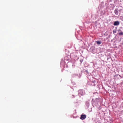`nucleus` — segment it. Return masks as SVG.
<instances>
[{
  "instance_id": "obj_5",
  "label": "nucleus",
  "mask_w": 123,
  "mask_h": 123,
  "mask_svg": "<svg viewBox=\"0 0 123 123\" xmlns=\"http://www.w3.org/2000/svg\"><path fill=\"white\" fill-rule=\"evenodd\" d=\"M115 13L117 14V15L118 14V12L117 11V10H116L115 11Z\"/></svg>"
},
{
  "instance_id": "obj_2",
  "label": "nucleus",
  "mask_w": 123,
  "mask_h": 123,
  "mask_svg": "<svg viewBox=\"0 0 123 123\" xmlns=\"http://www.w3.org/2000/svg\"><path fill=\"white\" fill-rule=\"evenodd\" d=\"M86 117V116L85 115H81L80 118L82 120L85 119Z\"/></svg>"
},
{
  "instance_id": "obj_6",
  "label": "nucleus",
  "mask_w": 123,
  "mask_h": 123,
  "mask_svg": "<svg viewBox=\"0 0 123 123\" xmlns=\"http://www.w3.org/2000/svg\"><path fill=\"white\" fill-rule=\"evenodd\" d=\"M119 34L120 35H123V33L122 32H121L119 33Z\"/></svg>"
},
{
  "instance_id": "obj_3",
  "label": "nucleus",
  "mask_w": 123,
  "mask_h": 123,
  "mask_svg": "<svg viewBox=\"0 0 123 123\" xmlns=\"http://www.w3.org/2000/svg\"><path fill=\"white\" fill-rule=\"evenodd\" d=\"M119 22L118 21H116L114 22V25H119Z\"/></svg>"
},
{
  "instance_id": "obj_1",
  "label": "nucleus",
  "mask_w": 123,
  "mask_h": 123,
  "mask_svg": "<svg viewBox=\"0 0 123 123\" xmlns=\"http://www.w3.org/2000/svg\"><path fill=\"white\" fill-rule=\"evenodd\" d=\"M85 94L84 91L82 90H80L79 91V95H82Z\"/></svg>"
},
{
  "instance_id": "obj_4",
  "label": "nucleus",
  "mask_w": 123,
  "mask_h": 123,
  "mask_svg": "<svg viewBox=\"0 0 123 123\" xmlns=\"http://www.w3.org/2000/svg\"><path fill=\"white\" fill-rule=\"evenodd\" d=\"M96 42L98 44H101V41H96Z\"/></svg>"
}]
</instances>
